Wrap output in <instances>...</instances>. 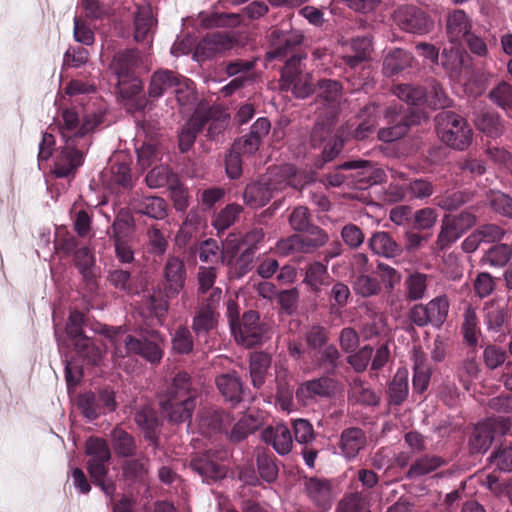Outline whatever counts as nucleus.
<instances>
[{"instance_id":"obj_1","label":"nucleus","mask_w":512,"mask_h":512,"mask_svg":"<svg viewBox=\"0 0 512 512\" xmlns=\"http://www.w3.org/2000/svg\"><path fill=\"white\" fill-rule=\"evenodd\" d=\"M270 50L265 59L284 60L286 62L281 69L279 86L282 91H291L296 98L304 99L314 91L312 76L304 72L302 61L306 54L300 52L305 36L299 29H295L289 20L283 21L279 26L272 28L269 36Z\"/></svg>"},{"instance_id":"obj_2","label":"nucleus","mask_w":512,"mask_h":512,"mask_svg":"<svg viewBox=\"0 0 512 512\" xmlns=\"http://www.w3.org/2000/svg\"><path fill=\"white\" fill-rule=\"evenodd\" d=\"M292 164H284L269 168L268 172L257 182L248 184L243 192L244 203L251 208L265 206L279 192L287 187L301 189L302 177Z\"/></svg>"},{"instance_id":"obj_3","label":"nucleus","mask_w":512,"mask_h":512,"mask_svg":"<svg viewBox=\"0 0 512 512\" xmlns=\"http://www.w3.org/2000/svg\"><path fill=\"white\" fill-rule=\"evenodd\" d=\"M103 332L114 346V356L124 358L137 355L152 365H158L164 356L165 337L157 330H149L135 337L121 328L106 327Z\"/></svg>"},{"instance_id":"obj_4","label":"nucleus","mask_w":512,"mask_h":512,"mask_svg":"<svg viewBox=\"0 0 512 512\" xmlns=\"http://www.w3.org/2000/svg\"><path fill=\"white\" fill-rule=\"evenodd\" d=\"M196 390L192 389L191 377L187 372H178L160 396L159 404L163 414L174 423L190 420L196 406Z\"/></svg>"},{"instance_id":"obj_5","label":"nucleus","mask_w":512,"mask_h":512,"mask_svg":"<svg viewBox=\"0 0 512 512\" xmlns=\"http://www.w3.org/2000/svg\"><path fill=\"white\" fill-rule=\"evenodd\" d=\"M85 453L88 456L87 470L95 486L100 487L104 494L112 499L116 485L113 481H107L111 451L105 439L98 436H90L85 443Z\"/></svg>"},{"instance_id":"obj_6","label":"nucleus","mask_w":512,"mask_h":512,"mask_svg":"<svg viewBox=\"0 0 512 512\" xmlns=\"http://www.w3.org/2000/svg\"><path fill=\"white\" fill-rule=\"evenodd\" d=\"M438 137L453 149L464 150L472 142V130L466 120L452 111H442L435 117Z\"/></svg>"},{"instance_id":"obj_7","label":"nucleus","mask_w":512,"mask_h":512,"mask_svg":"<svg viewBox=\"0 0 512 512\" xmlns=\"http://www.w3.org/2000/svg\"><path fill=\"white\" fill-rule=\"evenodd\" d=\"M387 127L378 132V137L384 142H393L406 135L409 128L419 124L422 115L414 109H404L403 105L392 104L385 108Z\"/></svg>"},{"instance_id":"obj_8","label":"nucleus","mask_w":512,"mask_h":512,"mask_svg":"<svg viewBox=\"0 0 512 512\" xmlns=\"http://www.w3.org/2000/svg\"><path fill=\"white\" fill-rule=\"evenodd\" d=\"M90 142L88 139H67L61 147L54 163L53 173L57 178H66L74 175L84 163L85 152Z\"/></svg>"},{"instance_id":"obj_9","label":"nucleus","mask_w":512,"mask_h":512,"mask_svg":"<svg viewBox=\"0 0 512 512\" xmlns=\"http://www.w3.org/2000/svg\"><path fill=\"white\" fill-rule=\"evenodd\" d=\"M60 134L64 140L87 139L86 135L92 132L103 121L100 113L87 114L79 126V116L74 108H66L61 112Z\"/></svg>"},{"instance_id":"obj_10","label":"nucleus","mask_w":512,"mask_h":512,"mask_svg":"<svg viewBox=\"0 0 512 512\" xmlns=\"http://www.w3.org/2000/svg\"><path fill=\"white\" fill-rule=\"evenodd\" d=\"M394 20L402 30L413 34H426L434 27V22L429 15L413 5L400 6L394 12Z\"/></svg>"},{"instance_id":"obj_11","label":"nucleus","mask_w":512,"mask_h":512,"mask_svg":"<svg viewBox=\"0 0 512 512\" xmlns=\"http://www.w3.org/2000/svg\"><path fill=\"white\" fill-rule=\"evenodd\" d=\"M239 244L228 240L222 250V263L228 267V275L233 279H240L252 270L255 254L251 249H244L239 255Z\"/></svg>"},{"instance_id":"obj_12","label":"nucleus","mask_w":512,"mask_h":512,"mask_svg":"<svg viewBox=\"0 0 512 512\" xmlns=\"http://www.w3.org/2000/svg\"><path fill=\"white\" fill-rule=\"evenodd\" d=\"M195 121L201 131L208 126L207 137L214 140L226 130L230 116L220 107L200 104L195 110Z\"/></svg>"},{"instance_id":"obj_13","label":"nucleus","mask_w":512,"mask_h":512,"mask_svg":"<svg viewBox=\"0 0 512 512\" xmlns=\"http://www.w3.org/2000/svg\"><path fill=\"white\" fill-rule=\"evenodd\" d=\"M447 34L451 42L464 40L471 52L480 55V38L470 33V22L462 10H455L447 18Z\"/></svg>"},{"instance_id":"obj_14","label":"nucleus","mask_w":512,"mask_h":512,"mask_svg":"<svg viewBox=\"0 0 512 512\" xmlns=\"http://www.w3.org/2000/svg\"><path fill=\"white\" fill-rule=\"evenodd\" d=\"M231 331L236 341L248 348L259 345L264 340L265 328L260 323L258 312L254 310L245 312L241 321Z\"/></svg>"},{"instance_id":"obj_15","label":"nucleus","mask_w":512,"mask_h":512,"mask_svg":"<svg viewBox=\"0 0 512 512\" xmlns=\"http://www.w3.org/2000/svg\"><path fill=\"white\" fill-rule=\"evenodd\" d=\"M78 406L86 418L95 420L100 414L116 409L115 393L108 389H102L98 393L87 392L80 395Z\"/></svg>"},{"instance_id":"obj_16","label":"nucleus","mask_w":512,"mask_h":512,"mask_svg":"<svg viewBox=\"0 0 512 512\" xmlns=\"http://www.w3.org/2000/svg\"><path fill=\"white\" fill-rule=\"evenodd\" d=\"M216 453L209 450L192 457L189 467L197 473L204 482H216L226 477L227 468L215 460Z\"/></svg>"},{"instance_id":"obj_17","label":"nucleus","mask_w":512,"mask_h":512,"mask_svg":"<svg viewBox=\"0 0 512 512\" xmlns=\"http://www.w3.org/2000/svg\"><path fill=\"white\" fill-rule=\"evenodd\" d=\"M166 292L154 291L142 300L140 314L148 326L163 325L169 310V302Z\"/></svg>"},{"instance_id":"obj_18","label":"nucleus","mask_w":512,"mask_h":512,"mask_svg":"<svg viewBox=\"0 0 512 512\" xmlns=\"http://www.w3.org/2000/svg\"><path fill=\"white\" fill-rule=\"evenodd\" d=\"M340 167L356 170L355 174H351V178L355 180V186L361 190L383 182L386 177L383 169L375 168L368 160H350L342 163Z\"/></svg>"},{"instance_id":"obj_19","label":"nucleus","mask_w":512,"mask_h":512,"mask_svg":"<svg viewBox=\"0 0 512 512\" xmlns=\"http://www.w3.org/2000/svg\"><path fill=\"white\" fill-rule=\"evenodd\" d=\"M305 491L309 499L321 510L327 511L333 501V489L330 480L310 477L305 480Z\"/></svg>"},{"instance_id":"obj_20","label":"nucleus","mask_w":512,"mask_h":512,"mask_svg":"<svg viewBox=\"0 0 512 512\" xmlns=\"http://www.w3.org/2000/svg\"><path fill=\"white\" fill-rule=\"evenodd\" d=\"M164 291L167 296H176L184 288L186 268L184 262L175 256L168 257L164 266Z\"/></svg>"},{"instance_id":"obj_21","label":"nucleus","mask_w":512,"mask_h":512,"mask_svg":"<svg viewBox=\"0 0 512 512\" xmlns=\"http://www.w3.org/2000/svg\"><path fill=\"white\" fill-rule=\"evenodd\" d=\"M464 346L466 351L459 370V377L463 387L474 394L476 392V383H474V381L478 380L480 371L477 345Z\"/></svg>"},{"instance_id":"obj_22","label":"nucleus","mask_w":512,"mask_h":512,"mask_svg":"<svg viewBox=\"0 0 512 512\" xmlns=\"http://www.w3.org/2000/svg\"><path fill=\"white\" fill-rule=\"evenodd\" d=\"M366 445V433L359 427L345 428L340 434L338 448L341 455L348 460L356 458Z\"/></svg>"},{"instance_id":"obj_23","label":"nucleus","mask_w":512,"mask_h":512,"mask_svg":"<svg viewBox=\"0 0 512 512\" xmlns=\"http://www.w3.org/2000/svg\"><path fill=\"white\" fill-rule=\"evenodd\" d=\"M182 75L169 69H158L150 76L147 93L150 98L158 100L165 93L173 91Z\"/></svg>"},{"instance_id":"obj_24","label":"nucleus","mask_w":512,"mask_h":512,"mask_svg":"<svg viewBox=\"0 0 512 512\" xmlns=\"http://www.w3.org/2000/svg\"><path fill=\"white\" fill-rule=\"evenodd\" d=\"M231 422L232 416L219 408H204L199 414V426L207 434L219 432L228 434V426Z\"/></svg>"},{"instance_id":"obj_25","label":"nucleus","mask_w":512,"mask_h":512,"mask_svg":"<svg viewBox=\"0 0 512 512\" xmlns=\"http://www.w3.org/2000/svg\"><path fill=\"white\" fill-rule=\"evenodd\" d=\"M219 313L197 308L192 319L191 329L197 343H207L208 338L216 331Z\"/></svg>"},{"instance_id":"obj_26","label":"nucleus","mask_w":512,"mask_h":512,"mask_svg":"<svg viewBox=\"0 0 512 512\" xmlns=\"http://www.w3.org/2000/svg\"><path fill=\"white\" fill-rule=\"evenodd\" d=\"M139 55L135 49H126L117 52L110 63V69L117 77V81H125L135 76L138 67Z\"/></svg>"},{"instance_id":"obj_27","label":"nucleus","mask_w":512,"mask_h":512,"mask_svg":"<svg viewBox=\"0 0 512 512\" xmlns=\"http://www.w3.org/2000/svg\"><path fill=\"white\" fill-rule=\"evenodd\" d=\"M232 47L233 40L226 33L209 32L199 41L196 53L204 58H212L217 53L230 50Z\"/></svg>"},{"instance_id":"obj_28","label":"nucleus","mask_w":512,"mask_h":512,"mask_svg":"<svg viewBox=\"0 0 512 512\" xmlns=\"http://www.w3.org/2000/svg\"><path fill=\"white\" fill-rule=\"evenodd\" d=\"M263 440L280 455L288 454L293 446L289 427L283 423L267 427L262 433Z\"/></svg>"},{"instance_id":"obj_29","label":"nucleus","mask_w":512,"mask_h":512,"mask_svg":"<svg viewBox=\"0 0 512 512\" xmlns=\"http://www.w3.org/2000/svg\"><path fill=\"white\" fill-rule=\"evenodd\" d=\"M131 205L136 213L156 220H162L168 215V204L162 197L152 195L134 197Z\"/></svg>"},{"instance_id":"obj_30","label":"nucleus","mask_w":512,"mask_h":512,"mask_svg":"<svg viewBox=\"0 0 512 512\" xmlns=\"http://www.w3.org/2000/svg\"><path fill=\"white\" fill-rule=\"evenodd\" d=\"M370 249L377 255L392 259L400 257L403 247L388 232H375L369 239Z\"/></svg>"},{"instance_id":"obj_31","label":"nucleus","mask_w":512,"mask_h":512,"mask_svg":"<svg viewBox=\"0 0 512 512\" xmlns=\"http://www.w3.org/2000/svg\"><path fill=\"white\" fill-rule=\"evenodd\" d=\"M215 382L226 401L231 402L233 406L241 402L244 391L243 383L236 372L219 375Z\"/></svg>"},{"instance_id":"obj_32","label":"nucleus","mask_w":512,"mask_h":512,"mask_svg":"<svg viewBox=\"0 0 512 512\" xmlns=\"http://www.w3.org/2000/svg\"><path fill=\"white\" fill-rule=\"evenodd\" d=\"M271 365V356L263 351L254 352L249 359V375L254 388L260 389L265 381Z\"/></svg>"},{"instance_id":"obj_33","label":"nucleus","mask_w":512,"mask_h":512,"mask_svg":"<svg viewBox=\"0 0 512 512\" xmlns=\"http://www.w3.org/2000/svg\"><path fill=\"white\" fill-rule=\"evenodd\" d=\"M333 279L328 272L327 265L315 261L306 268L304 283L309 287L310 291L318 294L321 286H328Z\"/></svg>"},{"instance_id":"obj_34","label":"nucleus","mask_w":512,"mask_h":512,"mask_svg":"<svg viewBox=\"0 0 512 512\" xmlns=\"http://www.w3.org/2000/svg\"><path fill=\"white\" fill-rule=\"evenodd\" d=\"M441 65L451 74L469 73L468 56L460 49H444L440 55Z\"/></svg>"},{"instance_id":"obj_35","label":"nucleus","mask_w":512,"mask_h":512,"mask_svg":"<svg viewBox=\"0 0 512 512\" xmlns=\"http://www.w3.org/2000/svg\"><path fill=\"white\" fill-rule=\"evenodd\" d=\"M472 224L452 223L447 217L442 220L440 232L436 241V248L445 251L450 247Z\"/></svg>"},{"instance_id":"obj_36","label":"nucleus","mask_w":512,"mask_h":512,"mask_svg":"<svg viewBox=\"0 0 512 512\" xmlns=\"http://www.w3.org/2000/svg\"><path fill=\"white\" fill-rule=\"evenodd\" d=\"M413 59L410 52L396 48L384 59L383 72L388 77L395 76L406 68L411 67Z\"/></svg>"},{"instance_id":"obj_37","label":"nucleus","mask_w":512,"mask_h":512,"mask_svg":"<svg viewBox=\"0 0 512 512\" xmlns=\"http://www.w3.org/2000/svg\"><path fill=\"white\" fill-rule=\"evenodd\" d=\"M409 393L408 370L400 368L388 386L390 403L396 406L403 404Z\"/></svg>"},{"instance_id":"obj_38","label":"nucleus","mask_w":512,"mask_h":512,"mask_svg":"<svg viewBox=\"0 0 512 512\" xmlns=\"http://www.w3.org/2000/svg\"><path fill=\"white\" fill-rule=\"evenodd\" d=\"M111 444L120 457H133L136 454L137 446L134 437L119 426L111 432Z\"/></svg>"},{"instance_id":"obj_39","label":"nucleus","mask_w":512,"mask_h":512,"mask_svg":"<svg viewBox=\"0 0 512 512\" xmlns=\"http://www.w3.org/2000/svg\"><path fill=\"white\" fill-rule=\"evenodd\" d=\"M449 301L445 295L437 296L425 304L429 324L440 329L445 323L449 312Z\"/></svg>"},{"instance_id":"obj_40","label":"nucleus","mask_w":512,"mask_h":512,"mask_svg":"<svg viewBox=\"0 0 512 512\" xmlns=\"http://www.w3.org/2000/svg\"><path fill=\"white\" fill-rule=\"evenodd\" d=\"M428 288V275L420 272L409 274L404 281L405 299L407 301L422 300Z\"/></svg>"},{"instance_id":"obj_41","label":"nucleus","mask_w":512,"mask_h":512,"mask_svg":"<svg viewBox=\"0 0 512 512\" xmlns=\"http://www.w3.org/2000/svg\"><path fill=\"white\" fill-rule=\"evenodd\" d=\"M486 326L489 332H502L507 321L506 303L503 300L493 301L486 304Z\"/></svg>"},{"instance_id":"obj_42","label":"nucleus","mask_w":512,"mask_h":512,"mask_svg":"<svg viewBox=\"0 0 512 512\" xmlns=\"http://www.w3.org/2000/svg\"><path fill=\"white\" fill-rule=\"evenodd\" d=\"M74 264L87 284H95V257L88 247H82L75 251Z\"/></svg>"},{"instance_id":"obj_43","label":"nucleus","mask_w":512,"mask_h":512,"mask_svg":"<svg viewBox=\"0 0 512 512\" xmlns=\"http://www.w3.org/2000/svg\"><path fill=\"white\" fill-rule=\"evenodd\" d=\"M340 358L341 354L337 347L330 344L319 352V356L316 359V366L323 370L325 375L334 376L341 366Z\"/></svg>"},{"instance_id":"obj_44","label":"nucleus","mask_w":512,"mask_h":512,"mask_svg":"<svg viewBox=\"0 0 512 512\" xmlns=\"http://www.w3.org/2000/svg\"><path fill=\"white\" fill-rule=\"evenodd\" d=\"M445 461L442 457L437 455H425L419 459H417L408 469L407 478L415 479L427 475L441 466H443Z\"/></svg>"},{"instance_id":"obj_45","label":"nucleus","mask_w":512,"mask_h":512,"mask_svg":"<svg viewBox=\"0 0 512 512\" xmlns=\"http://www.w3.org/2000/svg\"><path fill=\"white\" fill-rule=\"evenodd\" d=\"M333 391V381L329 376H323L303 383L297 390V395L305 397H327Z\"/></svg>"},{"instance_id":"obj_46","label":"nucleus","mask_w":512,"mask_h":512,"mask_svg":"<svg viewBox=\"0 0 512 512\" xmlns=\"http://www.w3.org/2000/svg\"><path fill=\"white\" fill-rule=\"evenodd\" d=\"M478 315L476 312V308L471 305L467 306L463 313V322L461 324V334L463 337L464 345H477L478 338Z\"/></svg>"},{"instance_id":"obj_47","label":"nucleus","mask_w":512,"mask_h":512,"mask_svg":"<svg viewBox=\"0 0 512 512\" xmlns=\"http://www.w3.org/2000/svg\"><path fill=\"white\" fill-rule=\"evenodd\" d=\"M137 425L144 431L145 438L154 441L156 439L155 431L159 421L154 409L149 406L139 408L134 415Z\"/></svg>"},{"instance_id":"obj_48","label":"nucleus","mask_w":512,"mask_h":512,"mask_svg":"<svg viewBox=\"0 0 512 512\" xmlns=\"http://www.w3.org/2000/svg\"><path fill=\"white\" fill-rule=\"evenodd\" d=\"M394 94L402 101L412 106L427 103V91L422 86L399 84L394 88Z\"/></svg>"},{"instance_id":"obj_49","label":"nucleus","mask_w":512,"mask_h":512,"mask_svg":"<svg viewBox=\"0 0 512 512\" xmlns=\"http://www.w3.org/2000/svg\"><path fill=\"white\" fill-rule=\"evenodd\" d=\"M399 177L406 180V190L408 200H424L429 198L433 192L434 187L430 180L427 178H411L406 179L403 173H399Z\"/></svg>"},{"instance_id":"obj_50","label":"nucleus","mask_w":512,"mask_h":512,"mask_svg":"<svg viewBox=\"0 0 512 512\" xmlns=\"http://www.w3.org/2000/svg\"><path fill=\"white\" fill-rule=\"evenodd\" d=\"M74 348L77 356L89 365H98L102 360V351L91 337L78 340Z\"/></svg>"},{"instance_id":"obj_51","label":"nucleus","mask_w":512,"mask_h":512,"mask_svg":"<svg viewBox=\"0 0 512 512\" xmlns=\"http://www.w3.org/2000/svg\"><path fill=\"white\" fill-rule=\"evenodd\" d=\"M257 469L260 477L267 483H274L279 474L277 459L272 453L262 452L256 458Z\"/></svg>"},{"instance_id":"obj_52","label":"nucleus","mask_w":512,"mask_h":512,"mask_svg":"<svg viewBox=\"0 0 512 512\" xmlns=\"http://www.w3.org/2000/svg\"><path fill=\"white\" fill-rule=\"evenodd\" d=\"M134 232L133 217L127 212H120L112 226H111V239L116 240H131Z\"/></svg>"},{"instance_id":"obj_53","label":"nucleus","mask_w":512,"mask_h":512,"mask_svg":"<svg viewBox=\"0 0 512 512\" xmlns=\"http://www.w3.org/2000/svg\"><path fill=\"white\" fill-rule=\"evenodd\" d=\"M259 427L257 418L248 415L243 416L237 423L234 424L228 438L231 442L238 443L245 440L249 435L253 434Z\"/></svg>"},{"instance_id":"obj_54","label":"nucleus","mask_w":512,"mask_h":512,"mask_svg":"<svg viewBox=\"0 0 512 512\" xmlns=\"http://www.w3.org/2000/svg\"><path fill=\"white\" fill-rule=\"evenodd\" d=\"M380 112V107L375 103H371L366 105L360 112V115H368V119H365L363 122L359 123L358 126L353 131V136L357 140H363L369 136L372 132L375 124L377 115Z\"/></svg>"},{"instance_id":"obj_55","label":"nucleus","mask_w":512,"mask_h":512,"mask_svg":"<svg viewBox=\"0 0 512 512\" xmlns=\"http://www.w3.org/2000/svg\"><path fill=\"white\" fill-rule=\"evenodd\" d=\"M178 176L174 174L168 166L160 165L151 169L146 175L145 181L150 188H161L166 185L171 186Z\"/></svg>"},{"instance_id":"obj_56","label":"nucleus","mask_w":512,"mask_h":512,"mask_svg":"<svg viewBox=\"0 0 512 512\" xmlns=\"http://www.w3.org/2000/svg\"><path fill=\"white\" fill-rule=\"evenodd\" d=\"M172 349L181 355L190 354L194 348L192 332L186 326H179L171 339Z\"/></svg>"},{"instance_id":"obj_57","label":"nucleus","mask_w":512,"mask_h":512,"mask_svg":"<svg viewBox=\"0 0 512 512\" xmlns=\"http://www.w3.org/2000/svg\"><path fill=\"white\" fill-rule=\"evenodd\" d=\"M512 255V246L507 244H497L485 250L482 257V263H488L491 266L503 267L510 260Z\"/></svg>"},{"instance_id":"obj_58","label":"nucleus","mask_w":512,"mask_h":512,"mask_svg":"<svg viewBox=\"0 0 512 512\" xmlns=\"http://www.w3.org/2000/svg\"><path fill=\"white\" fill-rule=\"evenodd\" d=\"M353 289L357 295L368 298L378 295L382 287L377 278L371 275L361 274L356 277L353 283Z\"/></svg>"},{"instance_id":"obj_59","label":"nucleus","mask_w":512,"mask_h":512,"mask_svg":"<svg viewBox=\"0 0 512 512\" xmlns=\"http://www.w3.org/2000/svg\"><path fill=\"white\" fill-rule=\"evenodd\" d=\"M318 97L328 104L337 103L342 95V84L332 79H322L317 83Z\"/></svg>"},{"instance_id":"obj_60","label":"nucleus","mask_w":512,"mask_h":512,"mask_svg":"<svg viewBox=\"0 0 512 512\" xmlns=\"http://www.w3.org/2000/svg\"><path fill=\"white\" fill-rule=\"evenodd\" d=\"M339 512H371L367 497L362 492H353L344 496L338 504Z\"/></svg>"},{"instance_id":"obj_61","label":"nucleus","mask_w":512,"mask_h":512,"mask_svg":"<svg viewBox=\"0 0 512 512\" xmlns=\"http://www.w3.org/2000/svg\"><path fill=\"white\" fill-rule=\"evenodd\" d=\"M107 281L115 289L124 292L125 294H132L135 291L134 282L131 274L127 270L113 269L108 272Z\"/></svg>"},{"instance_id":"obj_62","label":"nucleus","mask_w":512,"mask_h":512,"mask_svg":"<svg viewBox=\"0 0 512 512\" xmlns=\"http://www.w3.org/2000/svg\"><path fill=\"white\" fill-rule=\"evenodd\" d=\"M487 202L493 211L512 219V197L500 191H490Z\"/></svg>"},{"instance_id":"obj_63","label":"nucleus","mask_w":512,"mask_h":512,"mask_svg":"<svg viewBox=\"0 0 512 512\" xmlns=\"http://www.w3.org/2000/svg\"><path fill=\"white\" fill-rule=\"evenodd\" d=\"M111 181L123 187L129 189L132 187V177L130 164L125 161H115L110 166Z\"/></svg>"},{"instance_id":"obj_64","label":"nucleus","mask_w":512,"mask_h":512,"mask_svg":"<svg viewBox=\"0 0 512 512\" xmlns=\"http://www.w3.org/2000/svg\"><path fill=\"white\" fill-rule=\"evenodd\" d=\"M294 437L297 443L301 445H309L314 443L317 434L314 431L313 425L306 419H295L292 421Z\"/></svg>"}]
</instances>
